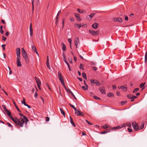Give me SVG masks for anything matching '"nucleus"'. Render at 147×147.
<instances>
[{
	"instance_id": "1",
	"label": "nucleus",
	"mask_w": 147,
	"mask_h": 147,
	"mask_svg": "<svg viewBox=\"0 0 147 147\" xmlns=\"http://www.w3.org/2000/svg\"><path fill=\"white\" fill-rule=\"evenodd\" d=\"M10 119L16 124V125L21 127L23 126V122L22 119H18L17 118L14 119L11 116L10 117Z\"/></svg>"
},
{
	"instance_id": "2",
	"label": "nucleus",
	"mask_w": 147,
	"mask_h": 147,
	"mask_svg": "<svg viewBox=\"0 0 147 147\" xmlns=\"http://www.w3.org/2000/svg\"><path fill=\"white\" fill-rule=\"evenodd\" d=\"M132 125L134 129L136 130H138L142 129L144 127V124L143 123L142 124V127H139L138 124L134 122L132 123Z\"/></svg>"
},
{
	"instance_id": "3",
	"label": "nucleus",
	"mask_w": 147,
	"mask_h": 147,
	"mask_svg": "<svg viewBox=\"0 0 147 147\" xmlns=\"http://www.w3.org/2000/svg\"><path fill=\"white\" fill-rule=\"evenodd\" d=\"M19 114L21 115V116L23 117V118L21 117L20 119H22V121L23 122V124L24 122L26 125L27 124V122L29 121L28 119L24 115H23L19 113Z\"/></svg>"
},
{
	"instance_id": "4",
	"label": "nucleus",
	"mask_w": 147,
	"mask_h": 147,
	"mask_svg": "<svg viewBox=\"0 0 147 147\" xmlns=\"http://www.w3.org/2000/svg\"><path fill=\"white\" fill-rule=\"evenodd\" d=\"M127 96L128 98L129 99H131V101H134V99L136 98L137 97V96H135L131 94H128L127 95Z\"/></svg>"
},
{
	"instance_id": "5",
	"label": "nucleus",
	"mask_w": 147,
	"mask_h": 147,
	"mask_svg": "<svg viewBox=\"0 0 147 147\" xmlns=\"http://www.w3.org/2000/svg\"><path fill=\"white\" fill-rule=\"evenodd\" d=\"M89 32L92 34L94 35H96L98 34L99 32V30L94 31V30H89Z\"/></svg>"
},
{
	"instance_id": "6",
	"label": "nucleus",
	"mask_w": 147,
	"mask_h": 147,
	"mask_svg": "<svg viewBox=\"0 0 147 147\" xmlns=\"http://www.w3.org/2000/svg\"><path fill=\"white\" fill-rule=\"evenodd\" d=\"M113 20L115 22H118L120 23L122 22V19L121 17H119L117 18H113Z\"/></svg>"
},
{
	"instance_id": "7",
	"label": "nucleus",
	"mask_w": 147,
	"mask_h": 147,
	"mask_svg": "<svg viewBox=\"0 0 147 147\" xmlns=\"http://www.w3.org/2000/svg\"><path fill=\"white\" fill-rule=\"evenodd\" d=\"M75 114L77 116H84V115L83 114H82V113L78 110L77 109H75Z\"/></svg>"
},
{
	"instance_id": "8",
	"label": "nucleus",
	"mask_w": 147,
	"mask_h": 147,
	"mask_svg": "<svg viewBox=\"0 0 147 147\" xmlns=\"http://www.w3.org/2000/svg\"><path fill=\"white\" fill-rule=\"evenodd\" d=\"M90 82L92 84L94 83L97 86H99L100 85V84L99 82L97 81L96 80H90Z\"/></svg>"
},
{
	"instance_id": "9",
	"label": "nucleus",
	"mask_w": 147,
	"mask_h": 147,
	"mask_svg": "<svg viewBox=\"0 0 147 147\" xmlns=\"http://www.w3.org/2000/svg\"><path fill=\"white\" fill-rule=\"evenodd\" d=\"M16 53L17 56L19 57L20 54V48H17L16 49Z\"/></svg>"
},
{
	"instance_id": "10",
	"label": "nucleus",
	"mask_w": 147,
	"mask_h": 147,
	"mask_svg": "<svg viewBox=\"0 0 147 147\" xmlns=\"http://www.w3.org/2000/svg\"><path fill=\"white\" fill-rule=\"evenodd\" d=\"M61 13V11H58V12L57 14V16L56 17L55 23L56 24V25L57 24V23L58 22V20L59 18V16Z\"/></svg>"
},
{
	"instance_id": "11",
	"label": "nucleus",
	"mask_w": 147,
	"mask_h": 147,
	"mask_svg": "<svg viewBox=\"0 0 147 147\" xmlns=\"http://www.w3.org/2000/svg\"><path fill=\"white\" fill-rule=\"evenodd\" d=\"M119 88L121 89L123 91H125L127 90V88L126 86H122L119 87H118Z\"/></svg>"
},
{
	"instance_id": "12",
	"label": "nucleus",
	"mask_w": 147,
	"mask_h": 147,
	"mask_svg": "<svg viewBox=\"0 0 147 147\" xmlns=\"http://www.w3.org/2000/svg\"><path fill=\"white\" fill-rule=\"evenodd\" d=\"M58 77L60 81L63 80V78L59 72H58Z\"/></svg>"
},
{
	"instance_id": "13",
	"label": "nucleus",
	"mask_w": 147,
	"mask_h": 147,
	"mask_svg": "<svg viewBox=\"0 0 147 147\" xmlns=\"http://www.w3.org/2000/svg\"><path fill=\"white\" fill-rule=\"evenodd\" d=\"M99 90L102 93L105 94V89L104 87H102L100 88Z\"/></svg>"
},
{
	"instance_id": "14",
	"label": "nucleus",
	"mask_w": 147,
	"mask_h": 147,
	"mask_svg": "<svg viewBox=\"0 0 147 147\" xmlns=\"http://www.w3.org/2000/svg\"><path fill=\"white\" fill-rule=\"evenodd\" d=\"M98 24L96 23H95L93 24L92 25V27L94 29H96L98 28Z\"/></svg>"
},
{
	"instance_id": "15",
	"label": "nucleus",
	"mask_w": 147,
	"mask_h": 147,
	"mask_svg": "<svg viewBox=\"0 0 147 147\" xmlns=\"http://www.w3.org/2000/svg\"><path fill=\"white\" fill-rule=\"evenodd\" d=\"M35 79L36 80V81L37 83V84H41V82L40 80L38 79L36 77H35Z\"/></svg>"
},
{
	"instance_id": "16",
	"label": "nucleus",
	"mask_w": 147,
	"mask_h": 147,
	"mask_svg": "<svg viewBox=\"0 0 147 147\" xmlns=\"http://www.w3.org/2000/svg\"><path fill=\"white\" fill-rule=\"evenodd\" d=\"M16 62L18 67H19L22 66L20 60H18V61H16Z\"/></svg>"
},
{
	"instance_id": "17",
	"label": "nucleus",
	"mask_w": 147,
	"mask_h": 147,
	"mask_svg": "<svg viewBox=\"0 0 147 147\" xmlns=\"http://www.w3.org/2000/svg\"><path fill=\"white\" fill-rule=\"evenodd\" d=\"M70 119V122L72 124V125L74 126L75 127V125L72 119V118L71 117V116L69 117Z\"/></svg>"
},
{
	"instance_id": "18",
	"label": "nucleus",
	"mask_w": 147,
	"mask_h": 147,
	"mask_svg": "<svg viewBox=\"0 0 147 147\" xmlns=\"http://www.w3.org/2000/svg\"><path fill=\"white\" fill-rule=\"evenodd\" d=\"M75 27H76L78 28H80L82 26L81 24H75Z\"/></svg>"
},
{
	"instance_id": "19",
	"label": "nucleus",
	"mask_w": 147,
	"mask_h": 147,
	"mask_svg": "<svg viewBox=\"0 0 147 147\" xmlns=\"http://www.w3.org/2000/svg\"><path fill=\"white\" fill-rule=\"evenodd\" d=\"M146 84V83L145 82L144 83H142L140 85V88H142V90H143L144 88L145 87H144L142 88V87L144 86V85Z\"/></svg>"
},
{
	"instance_id": "20",
	"label": "nucleus",
	"mask_w": 147,
	"mask_h": 147,
	"mask_svg": "<svg viewBox=\"0 0 147 147\" xmlns=\"http://www.w3.org/2000/svg\"><path fill=\"white\" fill-rule=\"evenodd\" d=\"M61 44L63 46L62 49L63 51H65L66 49V46L63 43H61Z\"/></svg>"
},
{
	"instance_id": "21",
	"label": "nucleus",
	"mask_w": 147,
	"mask_h": 147,
	"mask_svg": "<svg viewBox=\"0 0 147 147\" xmlns=\"http://www.w3.org/2000/svg\"><path fill=\"white\" fill-rule=\"evenodd\" d=\"M79 43V40L78 38H76L74 41V43L75 45H76V44H78Z\"/></svg>"
},
{
	"instance_id": "22",
	"label": "nucleus",
	"mask_w": 147,
	"mask_h": 147,
	"mask_svg": "<svg viewBox=\"0 0 147 147\" xmlns=\"http://www.w3.org/2000/svg\"><path fill=\"white\" fill-rule=\"evenodd\" d=\"M88 86L87 85H86L85 86H83L82 87V88L84 90H86L88 89Z\"/></svg>"
},
{
	"instance_id": "23",
	"label": "nucleus",
	"mask_w": 147,
	"mask_h": 147,
	"mask_svg": "<svg viewBox=\"0 0 147 147\" xmlns=\"http://www.w3.org/2000/svg\"><path fill=\"white\" fill-rule=\"evenodd\" d=\"M124 126H123L122 127H120L119 126H117V127H113L112 128V129H119V128H121L122 127H123Z\"/></svg>"
},
{
	"instance_id": "24",
	"label": "nucleus",
	"mask_w": 147,
	"mask_h": 147,
	"mask_svg": "<svg viewBox=\"0 0 147 147\" xmlns=\"http://www.w3.org/2000/svg\"><path fill=\"white\" fill-rule=\"evenodd\" d=\"M32 51L34 52L37 50L36 49L35 46L33 45L32 47Z\"/></svg>"
},
{
	"instance_id": "25",
	"label": "nucleus",
	"mask_w": 147,
	"mask_h": 147,
	"mask_svg": "<svg viewBox=\"0 0 147 147\" xmlns=\"http://www.w3.org/2000/svg\"><path fill=\"white\" fill-rule=\"evenodd\" d=\"M25 100V99L24 98H23V100L21 102L22 104H24L25 106L27 105V104L26 103Z\"/></svg>"
},
{
	"instance_id": "26",
	"label": "nucleus",
	"mask_w": 147,
	"mask_h": 147,
	"mask_svg": "<svg viewBox=\"0 0 147 147\" xmlns=\"http://www.w3.org/2000/svg\"><path fill=\"white\" fill-rule=\"evenodd\" d=\"M95 14V13H91L90 14L89 16H88L90 17V20H91V18L92 17L94 16Z\"/></svg>"
},
{
	"instance_id": "27",
	"label": "nucleus",
	"mask_w": 147,
	"mask_h": 147,
	"mask_svg": "<svg viewBox=\"0 0 147 147\" xmlns=\"http://www.w3.org/2000/svg\"><path fill=\"white\" fill-rule=\"evenodd\" d=\"M7 113V115L9 116V117L11 116V112L8 110H7V111H5Z\"/></svg>"
},
{
	"instance_id": "28",
	"label": "nucleus",
	"mask_w": 147,
	"mask_h": 147,
	"mask_svg": "<svg viewBox=\"0 0 147 147\" xmlns=\"http://www.w3.org/2000/svg\"><path fill=\"white\" fill-rule=\"evenodd\" d=\"M113 96H114L113 94L111 92H109L107 94V96L109 97Z\"/></svg>"
},
{
	"instance_id": "29",
	"label": "nucleus",
	"mask_w": 147,
	"mask_h": 147,
	"mask_svg": "<svg viewBox=\"0 0 147 147\" xmlns=\"http://www.w3.org/2000/svg\"><path fill=\"white\" fill-rule=\"evenodd\" d=\"M23 57L24 59H26L28 57L27 53L23 54Z\"/></svg>"
},
{
	"instance_id": "30",
	"label": "nucleus",
	"mask_w": 147,
	"mask_h": 147,
	"mask_svg": "<svg viewBox=\"0 0 147 147\" xmlns=\"http://www.w3.org/2000/svg\"><path fill=\"white\" fill-rule=\"evenodd\" d=\"M30 35L32 36L33 35L32 28H30Z\"/></svg>"
},
{
	"instance_id": "31",
	"label": "nucleus",
	"mask_w": 147,
	"mask_h": 147,
	"mask_svg": "<svg viewBox=\"0 0 147 147\" xmlns=\"http://www.w3.org/2000/svg\"><path fill=\"white\" fill-rule=\"evenodd\" d=\"M60 111L61 113L64 116H65V112L61 108L60 109Z\"/></svg>"
},
{
	"instance_id": "32",
	"label": "nucleus",
	"mask_w": 147,
	"mask_h": 147,
	"mask_svg": "<svg viewBox=\"0 0 147 147\" xmlns=\"http://www.w3.org/2000/svg\"><path fill=\"white\" fill-rule=\"evenodd\" d=\"M13 103L15 105V107H16V109H17V110H18V111L19 112H20V110H19L18 107H17V106L16 105V103L15 102H13Z\"/></svg>"
},
{
	"instance_id": "33",
	"label": "nucleus",
	"mask_w": 147,
	"mask_h": 147,
	"mask_svg": "<svg viewBox=\"0 0 147 147\" xmlns=\"http://www.w3.org/2000/svg\"><path fill=\"white\" fill-rule=\"evenodd\" d=\"M147 52H146L145 53V63H146L147 61Z\"/></svg>"
},
{
	"instance_id": "34",
	"label": "nucleus",
	"mask_w": 147,
	"mask_h": 147,
	"mask_svg": "<svg viewBox=\"0 0 147 147\" xmlns=\"http://www.w3.org/2000/svg\"><path fill=\"white\" fill-rule=\"evenodd\" d=\"M139 88H136L133 91V92L134 93L135 92H137L139 90Z\"/></svg>"
},
{
	"instance_id": "35",
	"label": "nucleus",
	"mask_w": 147,
	"mask_h": 147,
	"mask_svg": "<svg viewBox=\"0 0 147 147\" xmlns=\"http://www.w3.org/2000/svg\"><path fill=\"white\" fill-rule=\"evenodd\" d=\"M82 75L83 77H84L85 79H86V74L84 73H82Z\"/></svg>"
},
{
	"instance_id": "36",
	"label": "nucleus",
	"mask_w": 147,
	"mask_h": 147,
	"mask_svg": "<svg viewBox=\"0 0 147 147\" xmlns=\"http://www.w3.org/2000/svg\"><path fill=\"white\" fill-rule=\"evenodd\" d=\"M2 107H3V109H4L5 111H7V109L5 106V105H2Z\"/></svg>"
},
{
	"instance_id": "37",
	"label": "nucleus",
	"mask_w": 147,
	"mask_h": 147,
	"mask_svg": "<svg viewBox=\"0 0 147 147\" xmlns=\"http://www.w3.org/2000/svg\"><path fill=\"white\" fill-rule=\"evenodd\" d=\"M61 84H62V85L63 86V87H64V86H65V83L64 81V80H62V81H60Z\"/></svg>"
},
{
	"instance_id": "38",
	"label": "nucleus",
	"mask_w": 147,
	"mask_h": 147,
	"mask_svg": "<svg viewBox=\"0 0 147 147\" xmlns=\"http://www.w3.org/2000/svg\"><path fill=\"white\" fill-rule=\"evenodd\" d=\"M109 131H103V132H101L100 133V134H105L108 132H109Z\"/></svg>"
},
{
	"instance_id": "39",
	"label": "nucleus",
	"mask_w": 147,
	"mask_h": 147,
	"mask_svg": "<svg viewBox=\"0 0 147 147\" xmlns=\"http://www.w3.org/2000/svg\"><path fill=\"white\" fill-rule=\"evenodd\" d=\"M77 11L80 13H84V11H81L80 10V9H77Z\"/></svg>"
},
{
	"instance_id": "40",
	"label": "nucleus",
	"mask_w": 147,
	"mask_h": 147,
	"mask_svg": "<svg viewBox=\"0 0 147 147\" xmlns=\"http://www.w3.org/2000/svg\"><path fill=\"white\" fill-rule=\"evenodd\" d=\"M63 59L65 63L67 62L66 60V58L65 56H64Z\"/></svg>"
},
{
	"instance_id": "41",
	"label": "nucleus",
	"mask_w": 147,
	"mask_h": 147,
	"mask_svg": "<svg viewBox=\"0 0 147 147\" xmlns=\"http://www.w3.org/2000/svg\"><path fill=\"white\" fill-rule=\"evenodd\" d=\"M69 105H70V106L72 108H73V109H74V110L75 111V109H76V108H75V107H74V106L73 105H71V104H69Z\"/></svg>"
},
{
	"instance_id": "42",
	"label": "nucleus",
	"mask_w": 147,
	"mask_h": 147,
	"mask_svg": "<svg viewBox=\"0 0 147 147\" xmlns=\"http://www.w3.org/2000/svg\"><path fill=\"white\" fill-rule=\"evenodd\" d=\"M69 19L71 21H74V19L72 17H70L69 18Z\"/></svg>"
},
{
	"instance_id": "43",
	"label": "nucleus",
	"mask_w": 147,
	"mask_h": 147,
	"mask_svg": "<svg viewBox=\"0 0 147 147\" xmlns=\"http://www.w3.org/2000/svg\"><path fill=\"white\" fill-rule=\"evenodd\" d=\"M93 98L95 99H100V98L98 97H97L96 96H93Z\"/></svg>"
},
{
	"instance_id": "44",
	"label": "nucleus",
	"mask_w": 147,
	"mask_h": 147,
	"mask_svg": "<svg viewBox=\"0 0 147 147\" xmlns=\"http://www.w3.org/2000/svg\"><path fill=\"white\" fill-rule=\"evenodd\" d=\"M124 16L125 17V21H127L128 20V17L127 16H125V15Z\"/></svg>"
},
{
	"instance_id": "45",
	"label": "nucleus",
	"mask_w": 147,
	"mask_h": 147,
	"mask_svg": "<svg viewBox=\"0 0 147 147\" xmlns=\"http://www.w3.org/2000/svg\"><path fill=\"white\" fill-rule=\"evenodd\" d=\"M67 92L69 93H70L71 94V92H72L71 90H70L69 89H68L67 90H66Z\"/></svg>"
},
{
	"instance_id": "46",
	"label": "nucleus",
	"mask_w": 147,
	"mask_h": 147,
	"mask_svg": "<svg viewBox=\"0 0 147 147\" xmlns=\"http://www.w3.org/2000/svg\"><path fill=\"white\" fill-rule=\"evenodd\" d=\"M102 127L103 128L106 129L108 127V126H107L106 125H104L102 126Z\"/></svg>"
},
{
	"instance_id": "47",
	"label": "nucleus",
	"mask_w": 147,
	"mask_h": 147,
	"mask_svg": "<svg viewBox=\"0 0 147 147\" xmlns=\"http://www.w3.org/2000/svg\"><path fill=\"white\" fill-rule=\"evenodd\" d=\"M68 41L69 42L70 44H71V41H72V40H71V38H69L68 39Z\"/></svg>"
},
{
	"instance_id": "48",
	"label": "nucleus",
	"mask_w": 147,
	"mask_h": 147,
	"mask_svg": "<svg viewBox=\"0 0 147 147\" xmlns=\"http://www.w3.org/2000/svg\"><path fill=\"white\" fill-rule=\"evenodd\" d=\"M45 119H46V121L47 122V121H49V120L50 118L49 117H46Z\"/></svg>"
},
{
	"instance_id": "49",
	"label": "nucleus",
	"mask_w": 147,
	"mask_h": 147,
	"mask_svg": "<svg viewBox=\"0 0 147 147\" xmlns=\"http://www.w3.org/2000/svg\"><path fill=\"white\" fill-rule=\"evenodd\" d=\"M5 44L2 45L1 46L3 48V49L4 50H5Z\"/></svg>"
},
{
	"instance_id": "50",
	"label": "nucleus",
	"mask_w": 147,
	"mask_h": 147,
	"mask_svg": "<svg viewBox=\"0 0 147 147\" xmlns=\"http://www.w3.org/2000/svg\"><path fill=\"white\" fill-rule=\"evenodd\" d=\"M6 38L4 37V36H2V40L4 41H5L6 39Z\"/></svg>"
},
{
	"instance_id": "51",
	"label": "nucleus",
	"mask_w": 147,
	"mask_h": 147,
	"mask_svg": "<svg viewBox=\"0 0 147 147\" xmlns=\"http://www.w3.org/2000/svg\"><path fill=\"white\" fill-rule=\"evenodd\" d=\"M79 15V14H76L75 13V16L77 19L78 18L80 17Z\"/></svg>"
},
{
	"instance_id": "52",
	"label": "nucleus",
	"mask_w": 147,
	"mask_h": 147,
	"mask_svg": "<svg viewBox=\"0 0 147 147\" xmlns=\"http://www.w3.org/2000/svg\"><path fill=\"white\" fill-rule=\"evenodd\" d=\"M8 69H9V74H10L12 73L11 71V68H10V67H9L8 66Z\"/></svg>"
},
{
	"instance_id": "53",
	"label": "nucleus",
	"mask_w": 147,
	"mask_h": 147,
	"mask_svg": "<svg viewBox=\"0 0 147 147\" xmlns=\"http://www.w3.org/2000/svg\"><path fill=\"white\" fill-rule=\"evenodd\" d=\"M85 121L88 124L90 125H93V124L90 123V122H89L86 119Z\"/></svg>"
},
{
	"instance_id": "54",
	"label": "nucleus",
	"mask_w": 147,
	"mask_h": 147,
	"mask_svg": "<svg viewBox=\"0 0 147 147\" xmlns=\"http://www.w3.org/2000/svg\"><path fill=\"white\" fill-rule=\"evenodd\" d=\"M7 124L9 127H12V125L10 124L9 123H7Z\"/></svg>"
},
{
	"instance_id": "55",
	"label": "nucleus",
	"mask_w": 147,
	"mask_h": 147,
	"mask_svg": "<svg viewBox=\"0 0 147 147\" xmlns=\"http://www.w3.org/2000/svg\"><path fill=\"white\" fill-rule=\"evenodd\" d=\"M128 130L129 132H132V129H130L129 128H128Z\"/></svg>"
},
{
	"instance_id": "56",
	"label": "nucleus",
	"mask_w": 147,
	"mask_h": 147,
	"mask_svg": "<svg viewBox=\"0 0 147 147\" xmlns=\"http://www.w3.org/2000/svg\"><path fill=\"white\" fill-rule=\"evenodd\" d=\"M38 97V94L37 93H36V92H35V95H34V97L36 98Z\"/></svg>"
},
{
	"instance_id": "57",
	"label": "nucleus",
	"mask_w": 147,
	"mask_h": 147,
	"mask_svg": "<svg viewBox=\"0 0 147 147\" xmlns=\"http://www.w3.org/2000/svg\"><path fill=\"white\" fill-rule=\"evenodd\" d=\"M127 102L126 101H123L121 102V104L122 105H123L125 103H126Z\"/></svg>"
},
{
	"instance_id": "58",
	"label": "nucleus",
	"mask_w": 147,
	"mask_h": 147,
	"mask_svg": "<svg viewBox=\"0 0 147 147\" xmlns=\"http://www.w3.org/2000/svg\"><path fill=\"white\" fill-rule=\"evenodd\" d=\"M19 57L17 56L16 61H18V60H20V55H19Z\"/></svg>"
},
{
	"instance_id": "59",
	"label": "nucleus",
	"mask_w": 147,
	"mask_h": 147,
	"mask_svg": "<svg viewBox=\"0 0 147 147\" xmlns=\"http://www.w3.org/2000/svg\"><path fill=\"white\" fill-rule=\"evenodd\" d=\"M93 69L95 71L97 69V68L95 67H93Z\"/></svg>"
},
{
	"instance_id": "60",
	"label": "nucleus",
	"mask_w": 147,
	"mask_h": 147,
	"mask_svg": "<svg viewBox=\"0 0 147 147\" xmlns=\"http://www.w3.org/2000/svg\"><path fill=\"white\" fill-rule=\"evenodd\" d=\"M71 95L74 97V98H75V99H76V98L75 97V95H74V94L72 93V92H71Z\"/></svg>"
},
{
	"instance_id": "61",
	"label": "nucleus",
	"mask_w": 147,
	"mask_h": 147,
	"mask_svg": "<svg viewBox=\"0 0 147 147\" xmlns=\"http://www.w3.org/2000/svg\"><path fill=\"white\" fill-rule=\"evenodd\" d=\"M80 67L81 69H83V65L82 64H80Z\"/></svg>"
},
{
	"instance_id": "62",
	"label": "nucleus",
	"mask_w": 147,
	"mask_h": 147,
	"mask_svg": "<svg viewBox=\"0 0 147 147\" xmlns=\"http://www.w3.org/2000/svg\"><path fill=\"white\" fill-rule=\"evenodd\" d=\"M116 94L118 96H119L120 95V92H116Z\"/></svg>"
},
{
	"instance_id": "63",
	"label": "nucleus",
	"mask_w": 147,
	"mask_h": 147,
	"mask_svg": "<svg viewBox=\"0 0 147 147\" xmlns=\"http://www.w3.org/2000/svg\"><path fill=\"white\" fill-rule=\"evenodd\" d=\"M1 22L3 24H5V22L3 20H1Z\"/></svg>"
},
{
	"instance_id": "64",
	"label": "nucleus",
	"mask_w": 147,
	"mask_h": 147,
	"mask_svg": "<svg viewBox=\"0 0 147 147\" xmlns=\"http://www.w3.org/2000/svg\"><path fill=\"white\" fill-rule=\"evenodd\" d=\"M0 32L1 34H3L4 33L3 30L2 29L1 30Z\"/></svg>"
}]
</instances>
